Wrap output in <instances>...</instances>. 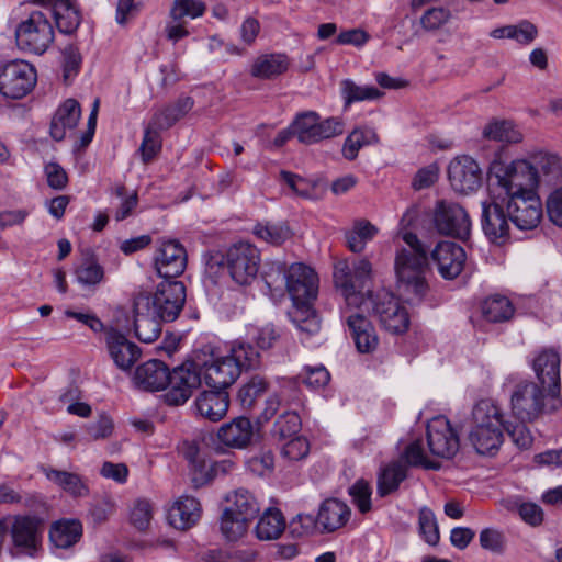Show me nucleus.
Returning a JSON list of instances; mask_svg holds the SVG:
<instances>
[{
    "mask_svg": "<svg viewBox=\"0 0 562 562\" xmlns=\"http://www.w3.org/2000/svg\"><path fill=\"white\" fill-rule=\"evenodd\" d=\"M403 240L408 247L398 250L395 257L398 288L408 303L417 304L423 301L428 291L427 248L414 233H405Z\"/></svg>",
    "mask_w": 562,
    "mask_h": 562,
    "instance_id": "nucleus-1",
    "label": "nucleus"
},
{
    "mask_svg": "<svg viewBox=\"0 0 562 562\" xmlns=\"http://www.w3.org/2000/svg\"><path fill=\"white\" fill-rule=\"evenodd\" d=\"M260 364L259 352L245 341H234L227 355L211 361H199V371L205 384L214 390L225 391L243 371L257 369Z\"/></svg>",
    "mask_w": 562,
    "mask_h": 562,
    "instance_id": "nucleus-2",
    "label": "nucleus"
},
{
    "mask_svg": "<svg viewBox=\"0 0 562 562\" xmlns=\"http://www.w3.org/2000/svg\"><path fill=\"white\" fill-rule=\"evenodd\" d=\"M225 507L221 515L220 530L227 541H237L247 531L260 506L255 495L246 488H237L226 494Z\"/></svg>",
    "mask_w": 562,
    "mask_h": 562,
    "instance_id": "nucleus-3",
    "label": "nucleus"
},
{
    "mask_svg": "<svg viewBox=\"0 0 562 562\" xmlns=\"http://www.w3.org/2000/svg\"><path fill=\"white\" fill-rule=\"evenodd\" d=\"M372 266L367 259L355 261L351 268L347 263L336 267L334 279L345 297V308H361L368 304V297L373 295L369 290Z\"/></svg>",
    "mask_w": 562,
    "mask_h": 562,
    "instance_id": "nucleus-4",
    "label": "nucleus"
},
{
    "mask_svg": "<svg viewBox=\"0 0 562 562\" xmlns=\"http://www.w3.org/2000/svg\"><path fill=\"white\" fill-rule=\"evenodd\" d=\"M560 367V353L551 347L536 351L531 360L537 383L546 390L550 412H559L562 408Z\"/></svg>",
    "mask_w": 562,
    "mask_h": 562,
    "instance_id": "nucleus-5",
    "label": "nucleus"
},
{
    "mask_svg": "<svg viewBox=\"0 0 562 562\" xmlns=\"http://www.w3.org/2000/svg\"><path fill=\"white\" fill-rule=\"evenodd\" d=\"M294 128L299 143L313 145L341 135L345 122L339 116L322 119L315 111H305L296 114Z\"/></svg>",
    "mask_w": 562,
    "mask_h": 562,
    "instance_id": "nucleus-6",
    "label": "nucleus"
},
{
    "mask_svg": "<svg viewBox=\"0 0 562 562\" xmlns=\"http://www.w3.org/2000/svg\"><path fill=\"white\" fill-rule=\"evenodd\" d=\"M510 404L513 414L520 422H535L544 413H554L549 411L544 387L530 380L520 381L515 385Z\"/></svg>",
    "mask_w": 562,
    "mask_h": 562,
    "instance_id": "nucleus-7",
    "label": "nucleus"
},
{
    "mask_svg": "<svg viewBox=\"0 0 562 562\" xmlns=\"http://www.w3.org/2000/svg\"><path fill=\"white\" fill-rule=\"evenodd\" d=\"M54 38L52 24L42 11H33L15 27V42L21 50L41 55Z\"/></svg>",
    "mask_w": 562,
    "mask_h": 562,
    "instance_id": "nucleus-8",
    "label": "nucleus"
},
{
    "mask_svg": "<svg viewBox=\"0 0 562 562\" xmlns=\"http://www.w3.org/2000/svg\"><path fill=\"white\" fill-rule=\"evenodd\" d=\"M261 262L259 249L247 241L232 245L225 254V266L233 281L250 285L257 278Z\"/></svg>",
    "mask_w": 562,
    "mask_h": 562,
    "instance_id": "nucleus-9",
    "label": "nucleus"
},
{
    "mask_svg": "<svg viewBox=\"0 0 562 562\" xmlns=\"http://www.w3.org/2000/svg\"><path fill=\"white\" fill-rule=\"evenodd\" d=\"M432 224L436 232L461 240L469 238L471 220L463 206L449 200H439L432 210Z\"/></svg>",
    "mask_w": 562,
    "mask_h": 562,
    "instance_id": "nucleus-10",
    "label": "nucleus"
},
{
    "mask_svg": "<svg viewBox=\"0 0 562 562\" xmlns=\"http://www.w3.org/2000/svg\"><path fill=\"white\" fill-rule=\"evenodd\" d=\"M199 361H186L168 371L167 391L162 395L164 402L170 406L183 405L201 384Z\"/></svg>",
    "mask_w": 562,
    "mask_h": 562,
    "instance_id": "nucleus-11",
    "label": "nucleus"
},
{
    "mask_svg": "<svg viewBox=\"0 0 562 562\" xmlns=\"http://www.w3.org/2000/svg\"><path fill=\"white\" fill-rule=\"evenodd\" d=\"M35 67L22 59L11 60L0 71V93L9 99H22L35 87Z\"/></svg>",
    "mask_w": 562,
    "mask_h": 562,
    "instance_id": "nucleus-12",
    "label": "nucleus"
},
{
    "mask_svg": "<svg viewBox=\"0 0 562 562\" xmlns=\"http://www.w3.org/2000/svg\"><path fill=\"white\" fill-rule=\"evenodd\" d=\"M286 291L297 307H308L318 293V277L308 266L296 262L284 272Z\"/></svg>",
    "mask_w": 562,
    "mask_h": 562,
    "instance_id": "nucleus-13",
    "label": "nucleus"
},
{
    "mask_svg": "<svg viewBox=\"0 0 562 562\" xmlns=\"http://www.w3.org/2000/svg\"><path fill=\"white\" fill-rule=\"evenodd\" d=\"M381 325L392 334L405 333L409 326L408 313L392 293L381 290L368 297Z\"/></svg>",
    "mask_w": 562,
    "mask_h": 562,
    "instance_id": "nucleus-14",
    "label": "nucleus"
},
{
    "mask_svg": "<svg viewBox=\"0 0 562 562\" xmlns=\"http://www.w3.org/2000/svg\"><path fill=\"white\" fill-rule=\"evenodd\" d=\"M149 295L150 308L162 322L175 321L186 303V286L181 281H161L153 295Z\"/></svg>",
    "mask_w": 562,
    "mask_h": 562,
    "instance_id": "nucleus-15",
    "label": "nucleus"
},
{
    "mask_svg": "<svg viewBox=\"0 0 562 562\" xmlns=\"http://www.w3.org/2000/svg\"><path fill=\"white\" fill-rule=\"evenodd\" d=\"M188 263L184 246L177 239L159 240L154 255V266L165 280L181 276Z\"/></svg>",
    "mask_w": 562,
    "mask_h": 562,
    "instance_id": "nucleus-16",
    "label": "nucleus"
},
{
    "mask_svg": "<svg viewBox=\"0 0 562 562\" xmlns=\"http://www.w3.org/2000/svg\"><path fill=\"white\" fill-rule=\"evenodd\" d=\"M482 169L472 157L462 155L453 158L448 166V180L459 194H470L482 186Z\"/></svg>",
    "mask_w": 562,
    "mask_h": 562,
    "instance_id": "nucleus-17",
    "label": "nucleus"
},
{
    "mask_svg": "<svg viewBox=\"0 0 562 562\" xmlns=\"http://www.w3.org/2000/svg\"><path fill=\"white\" fill-rule=\"evenodd\" d=\"M538 171L527 160L513 161L507 167L499 184L504 188L508 198L537 194Z\"/></svg>",
    "mask_w": 562,
    "mask_h": 562,
    "instance_id": "nucleus-18",
    "label": "nucleus"
},
{
    "mask_svg": "<svg viewBox=\"0 0 562 562\" xmlns=\"http://www.w3.org/2000/svg\"><path fill=\"white\" fill-rule=\"evenodd\" d=\"M78 251V263L72 272L85 296H91L105 282V270L92 248L79 246Z\"/></svg>",
    "mask_w": 562,
    "mask_h": 562,
    "instance_id": "nucleus-19",
    "label": "nucleus"
},
{
    "mask_svg": "<svg viewBox=\"0 0 562 562\" xmlns=\"http://www.w3.org/2000/svg\"><path fill=\"white\" fill-rule=\"evenodd\" d=\"M427 443L434 456L445 459L452 458L460 448L459 436L445 416L428 422Z\"/></svg>",
    "mask_w": 562,
    "mask_h": 562,
    "instance_id": "nucleus-20",
    "label": "nucleus"
},
{
    "mask_svg": "<svg viewBox=\"0 0 562 562\" xmlns=\"http://www.w3.org/2000/svg\"><path fill=\"white\" fill-rule=\"evenodd\" d=\"M507 216L520 231L536 228L542 218V204L537 194L508 198Z\"/></svg>",
    "mask_w": 562,
    "mask_h": 562,
    "instance_id": "nucleus-21",
    "label": "nucleus"
},
{
    "mask_svg": "<svg viewBox=\"0 0 562 562\" xmlns=\"http://www.w3.org/2000/svg\"><path fill=\"white\" fill-rule=\"evenodd\" d=\"M133 314L135 336L146 344L155 341L161 331L160 318L150 308L148 293H138L134 297Z\"/></svg>",
    "mask_w": 562,
    "mask_h": 562,
    "instance_id": "nucleus-22",
    "label": "nucleus"
},
{
    "mask_svg": "<svg viewBox=\"0 0 562 562\" xmlns=\"http://www.w3.org/2000/svg\"><path fill=\"white\" fill-rule=\"evenodd\" d=\"M41 519L35 516H14L10 526L13 546L21 552L33 557L41 546Z\"/></svg>",
    "mask_w": 562,
    "mask_h": 562,
    "instance_id": "nucleus-23",
    "label": "nucleus"
},
{
    "mask_svg": "<svg viewBox=\"0 0 562 562\" xmlns=\"http://www.w3.org/2000/svg\"><path fill=\"white\" fill-rule=\"evenodd\" d=\"M341 318L355 341L356 348L361 353L373 352L379 345V337L372 323L359 312L351 308H341Z\"/></svg>",
    "mask_w": 562,
    "mask_h": 562,
    "instance_id": "nucleus-24",
    "label": "nucleus"
},
{
    "mask_svg": "<svg viewBox=\"0 0 562 562\" xmlns=\"http://www.w3.org/2000/svg\"><path fill=\"white\" fill-rule=\"evenodd\" d=\"M465 258L464 249L453 241H440L431 251V259L439 274L447 280H452L462 272Z\"/></svg>",
    "mask_w": 562,
    "mask_h": 562,
    "instance_id": "nucleus-25",
    "label": "nucleus"
},
{
    "mask_svg": "<svg viewBox=\"0 0 562 562\" xmlns=\"http://www.w3.org/2000/svg\"><path fill=\"white\" fill-rule=\"evenodd\" d=\"M217 440L232 449H245L252 443L255 428L251 420L240 416L223 424L216 434Z\"/></svg>",
    "mask_w": 562,
    "mask_h": 562,
    "instance_id": "nucleus-26",
    "label": "nucleus"
},
{
    "mask_svg": "<svg viewBox=\"0 0 562 562\" xmlns=\"http://www.w3.org/2000/svg\"><path fill=\"white\" fill-rule=\"evenodd\" d=\"M507 212L496 202H482V228L486 237L502 245L509 237Z\"/></svg>",
    "mask_w": 562,
    "mask_h": 562,
    "instance_id": "nucleus-27",
    "label": "nucleus"
},
{
    "mask_svg": "<svg viewBox=\"0 0 562 562\" xmlns=\"http://www.w3.org/2000/svg\"><path fill=\"white\" fill-rule=\"evenodd\" d=\"M169 368L165 362L153 359L138 366L134 373L135 384L144 391H160L168 383Z\"/></svg>",
    "mask_w": 562,
    "mask_h": 562,
    "instance_id": "nucleus-28",
    "label": "nucleus"
},
{
    "mask_svg": "<svg viewBox=\"0 0 562 562\" xmlns=\"http://www.w3.org/2000/svg\"><path fill=\"white\" fill-rule=\"evenodd\" d=\"M106 344L111 358L122 370L131 369L140 355L139 348L116 329L108 330Z\"/></svg>",
    "mask_w": 562,
    "mask_h": 562,
    "instance_id": "nucleus-29",
    "label": "nucleus"
},
{
    "mask_svg": "<svg viewBox=\"0 0 562 562\" xmlns=\"http://www.w3.org/2000/svg\"><path fill=\"white\" fill-rule=\"evenodd\" d=\"M201 514V504L195 497L182 496L169 509L168 520L176 529L186 530L200 520Z\"/></svg>",
    "mask_w": 562,
    "mask_h": 562,
    "instance_id": "nucleus-30",
    "label": "nucleus"
},
{
    "mask_svg": "<svg viewBox=\"0 0 562 562\" xmlns=\"http://www.w3.org/2000/svg\"><path fill=\"white\" fill-rule=\"evenodd\" d=\"M194 406L203 418L218 422L227 414L229 397L226 391L212 389L202 392L196 397Z\"/></svg>",
    "mask_w": 562,
    "mask_h": 562,
    "instance_id": "nucleus-31",
    "label": "nucleus"
},
{
    "mask_svg": "<svg viewBox=\"0 0 562 562\" xmlns=\"http://www.w3.org/2000/svg\"><path fill=\"white\" fill-rule=\"evenodd\" d=\"M290 66L289 57L282 53L262 54L255 58L250 75L260 80H272L283 75Z\"/></svg>",
    "mask_w": 562,
    "mask_h": 562,
    "instance_id": "nucleus-32",
    "label": "nucleus"
},
{
    "mask_svg": "<svg viewBox=\"0 0 562 562\" xmlns=\"http://www.w3.org/2000/svg\"><path fill=\"white\" fill-rule=\"evenodd\" d=\"M350 517V509L344 502L329 498L322 503L317 521L323 531L333 532L347 524Z\"/></svg>",
    "mask_w": 562,
    "mask_h": 562,
    "instance_id": "nucleus-33",
    "label": "nucleus"
},
{
    "mask_svg": "<svg viewBox=\"0 0 562 562\" xmlns=\"http://www.w3.org/2000/svg\"><path fill=\"white\" fill-rule=\"evenodd\" d=\"M194 100L191 97H179L176 101L157 109L154 112L151 120H154V124L156 126L169 130L178 121L184 117L192 110Z\"/></svg>",
    "mask_w": 562,
    "mask_h": 562,
    "instance_id": "nucleus-34",
    "label": "nucleus"
},
{
    "mask_svg": "<svg viewBox=\"0 0 562 562\" xmlns=\"http://www.w3.org/2000/svg\"><path fill=\"white\" fill-rule=\"evenodd\" d=\"M502 409L491 400H481L475 404L472 411L471 429H503Z\"/></svg>",
    "mask_w": 562,
    "mask_h": 562,
    "instance_id": "nucleus-35",
    "label": "nucleus"
},
{
    "mask_svg": "<svg viewBox=\"0 0 562 562\" xmlns=\"http://www.w3.org/2000/svg\"><path fill=\"white\" fill-rule=\"evenodd\" d=\"M514 311L509 299L499 294L486 297L481 304L482 316L491 323H502L510 319Z\"/></svg>",
    "mask_w": 562,
    "mask_h": 562,
    "instance_id": "nucleus-36",
    "label": "nucleus"
},
{
    "mask_svg": "<svg viewBox=\"0 0 562 562\" xmlns=\"http://www.w3.org/2000/svg\"><path fill=\"white\" fill-rule=\"evenodd\" d=\"M379 136L374 128L361 126L355 128L345 139L342 156L348 160H355L359 150L367 145L376 144Z\"/></svg>",
    "mask_w": 562,
    "mask_h": 562,
    "instance_id": "nucleus-37",
    "label": "nucleus"
},
{
    "mask_svg": "<svg viewBox=\"0 0 562 562\" xmlns=\"http://www.w3.org/2000/svg\"><path fill=\"white\" fill-rule=\"evenodd\" d=\"M285 528L282 513L276 508H268L259 518L255 531L260 540H272L280 537Z\"/></svg>",
    "mask_w": 562,
    "mask_h": 562,
    "instance_id": "nucleus-38",
    "label": "nucleus"
},
{
    "mask_svg": "<svg viewBox=\"0 0 562 562\" xmlns=\"http://www.w3.org/2000/svg\"><path fill=\"white\" fill-rule=\"evenodd\" d=\"M503 429H471L469 440L479 454H494L503 443Z\"/></svg>",
    "mask_w": 562,
    "mask_h": 562,
    "instance_id": "nucleus-39",
    "label": "nucleus"
},
{
    "mask_svg": "<svg viewBox=\"0 0 562 562\" xmlns=\"http://www.w3.org/2000/svg\"><path fill=\"white\" fill-rule=\"evenodd\" d=\"M406 470L401 462H393L383 468L378 476V495L385 497L395 492L406 479Z\"/></svg>",
    "mask_w": 562,
    "mask_h": 562,
    "instance_id": "nucleus-40",
    "label": "nucleus"
},
{
    "mask_svg": "<svg viewBox=\"0 0 562 562\" xmlns=\"http://www.w3.org/2000/svg\"><path fill=\"white\" fill-rule=\"evenodd\" d=\"M252 233L272 246H280L292 237L290 227L284 223H258L254 226Z\"/></svg>",
    "mask_w": 562,
    "mask_h": 562,
    "instance_id": "nucleus-41",
    "label": "nucleus"
},
{
    "mask_svg": "<svg viewBox=\"0 0 562 562\" xmlns=\"http://www.w3.org/2000/svg\"><path fill=\"white\" fill-rule=\"evenodd\" d=\"M483 136L502 143H518L522 135L510 121H493L483 128Z\"/></svg>",
    "mask_w": 562,
    "mask_h": 562,
    "instance_id": "nucleus-42",
    "label": "nucleus"
},
{
    "mask_svg": "<svg viewBox=\"0 0 562 562\" xmlns=\"http://www.w3.org/2000/svg\"><path fill=\"white\" fill-rule=\"evenodd\" d=\"M378 229L368 221H357L353 228L346 233L347 246L352 252H361Z\"/></svg>",
    "mask_w": 562,
    "mask_h": 562,
    "instance_id": "nucleus-43",
    "label": "nucleus"
},
{
    "mask_svg": "<svg viewBox=\"0 0 562 562\" xmlns=\"http://www.w3.org/2000/svg\"><path fill=\"white\" fill-rule=\"evenodd\" d=\"M341 94L345 104L349 105L353 102L375 100L383 95L378 88L372 86H358L350 79L341 81Z\"/></svg>",
    "mask_w": 562,
    "mask_h": 562,
    "instance_id": "nucleus-44",
    "label": "nucleus"
},
{
    "mask_svg": "<svg viewBox=\"0 0 562 562\" xmlns=\"http://www.w3.org/2000/svg\"><path fill=\"white\" fill-rule=\"evenodd\" d=\"M112 194L120 199V203L113 212L115 221L122 222L132 216L138 205L137 192H127L125 186L117 184L112 189Z\"/></svg>",
    "mask_w": 562,
    "mask_h": 562,
    "instance_id": "nucleus-45",
    "label": "nucleus"
},
{
    "mask_svg": "<svg viewBox=\"0 0 562 562\" xmlns=\"http://www.w3.org/2000/svg\"><path fill=\"white\" fill-rule=\"evenodd\" d=\"M266 391L267 382L265 379L255 375L239 389L237 400L244 409H251Z\"/></svg>",
    "mask_w": 562,
    "mask_h": 562,
    "instance_id": "nucleus-46",
    "label": "nucleus"
},
{
    "mask_svg": "<svg viewBox=\"0 0 562 562\" xmlns=\"http://www.w3.org/2000/svg\"><path fill=\"white\" fill-rule=\"evenodd\" d=\"M301 418L295 412H284L273 424L271 434L279 440L293 438L301 430Z\"/></svg>",
    "mask_w": 562,
    "mask_h": 562,
    "instance_id": "nucleus-47",
    "label": "nucleus"
},
{
    "mask_svg": "<svg viewBox=\"0 0 562 562\" xmlns=\"http://www.w3.org/2000/svg\"><path fill=\"white\" fill-rule=\"evenodd\" d=\"M166 128H160L150 120L144 132L143 142L140 144L142 157L145 162L153 159L161 149L160 132Z\"/></svg>",
    "mask_w": 562,
    "mask_h": 562,
    "instance_id": "nucleus-48",
    "label": "nucleus"
},
{
    "mask_svg": "<svg viewBox=\"0 0 562 562\" xmlns=\"http://www.w3.org/2000/svg\"><path fill=\"white\" fill-rule=\"evenodd\" d=\"M419 532L424 540L430 544L436 546L439 542L440 533L436 516L428 507H422L418 513Z\"/></svg>",
    "mask_w": 562,
    "mask_h": 562,
    "instance_id": "nucleus-49",
    "label": "nucleus"
},
{
    "mask_svg": "<svg viewBox=\"0 0 562 562\" xmlns=\"http://www.w3.org/2000/svg\"><path fill=\"white\" fill-rule=\"evenodd\" d=\"M47 5L57 30L70 34V0H47Z\"/></svg>",
    "mask_w": 562,
    "mask_h": 562,
    "instance_id": "nucleus-50",
    "label": "nucleus"
},
{
    "mask_svg": "<svg viewBox=\"0 0 562 562\" xmlns=\"http://www.w3.org/2000/svg\"><path fill=\"white\" fill-rule=\"evenodd\" d=\"M451 19V12L443 7H432L427 9L420 16V26L426 32H435L446 25Z\"/></svg>",
    "mask_w": 562,
    "mask_h": 562,
    "instance_id": "nucleus-51",
    "label": "nucleus"
},
{
    "mask_svg": "<svg viewBox=\"0 0 562 562\" xmlns=\"http://www.w3.org/2000/svg\"><path fill=\"white\" fill-rule=\"evenodd\" d=\"M371 486L363 479L357 480L349 487V495L351 496L352 503L362 514H366L371 510Z\"/></svg>",
    "mask_w": 562,
    "mask_h": 562,
    "instance_id": "nucleus-52",
    "label": "nucleus"
},
{
    "mask_svg": "<svg viewBox=\"0 0 562 562\" xmlns=\"http://www.w3.org/2000/svg\"><path fill=\"white\" fill-rule=\"evenodd\" d=\"M49 540L55 550L65 551L70 548V519L55 521L49 530Z\"/></svg>",
    "mask_w": 562,
    "mask_h": 562,
    "instance_id": "nucleus-53",
    "label": "nucleus"
},
{
    "mask_svg": "<svg viewBox=\"0 0 562 562\" xmlns=\"http://www.w3.org/2000/svg\"><path fill=\"white\" fill-rule=\"evenodd\" d=\"M70 126V100H66L56 111L50 123V135L56 140H61Z\"/></svg>",
    "mask_w": 562,
    "mask_h": 562,
    "instance_id": "nucleus-54",
    "label": "nucleus"
},
{
    "mask_svg": "<svg viewBox=\"0 0 562 562\" xmlns=\"http://www.w3.org/2000/svg\"><path fill=\"white\" fill-rule=\"evenodd\" d=\"M205 11V5L196 0H175L171 8L170 15L175 21L181 20L184 16L192 19L201 16Z\"/></svg>",
    "mask_w": 562,
    "mask_h": 562,
    "instance_id": "nucleus-55",
    "label": "nucleus"
},
{
    "mask_svg": "<svg viewBox=\"0 0 562 562\" xmlns=\"http://www.w3.org/2000/svg\"><path fill=\"white\" fill-rule=\"evenodd\" d=\"M83 429L89 440L105 439L113 431V420L106 414H100L98 420L85 425Z\"/></svg>",
    "mask_w": 562,
    "mask_h": 562,
    "instance_id": "nucleus-56",
    "label": "nucleus"
},
{
    "mask_svg": "<svg viewBox=\"0 0 562 562\" xmlns=\"http://www.w3.org/2000/svg\"><path fill=\"white\" fill-rule=\"evenodd\" d=\"M300 378L306 386L313 390L326 386L330 380L329 372L324 366L306 367Z\"/></svg>",
    "mask_w": 562,
    "mask_h": 562,
    "instance_id": "nucleus-57",
    "label": "nucleus"
},
{
    "mask_svg": "<svg viewBox=\"0 0 562 562\" xmlns=\"http://www.w3.org/2000/svg\"><path fill=\"white\" fill-rule=\"evenodd\" d=\"M440 168L437 162L425 166L415 173L412 187L414 190H423L434 186L439 179Z\"/></svg>",
    "mask_w": 562,
    "mask_h": 562,
    "instance_id": "nucleus-58",
    "label": "nucleus"
},
{
    "mask_svg": "<svg viewBox=\"0 0 562 562\" xmlns=\"http://www.w3.org/2000/svg\"><path fill=\"white\" fill-rule=\"evenodd\" d=\"M310 452V443L306 438L296 436L289 439L282 447L281 453L291 461L304 459Z\"/></svg>",
    "mask_w": 562,
    "mask_h": 562,
    "instance_id": "nucleus-59",
    "label": "nucleus"
},
{
    "mask_svg": "<svg viewBox=\"0 0 562 562\" xmlns=\"http://www.w3.org/2000/svg\"><path fill=\"white\" fill-rule=\"evenodd\" d=\"M504 429L512 438L513 442L520 449H528L531 447L533 438L525 425V422L516 424H505Z\"/></svg>",
    "mask_w": 562,
    "mask_h": 562,
    "instance_id": "nucleus-60",
    "label": "nucleus"
},
{
    "mask_svg": "<svg viewBox=\"0 0 562 562\" xmlns=\"http://www.w3.org/2000/svg\"><path fill=\"white\" fill-rule=\"evenodd\" d=\"M406 462L415 467H424L426 469H436L435 463L427 460L425 450L423 448L422 440H415L409 443L404 452Z\"/></svg>",
    "mask_w": 562,
    "mask_h": 562,
    "instance_id": "nucleus-61",
    "label": "nucleus"
},
{
    "mask_svg": "<svg viewBox=\"0 0 562 562\" xmlns=\"http://www.w3.org/2000/svg\"><path fill=\"white\" fill-rule=\"evenodd\" d=\"M151 506L148 501H137L131 510V522L139 530L148 527L151 520Z\"/></svg>",
    "mask_w": 562,
    "mask_h": 562,
    "instance_id": "nucleus-62",
    "label": "nucleus"
},
{
    "mask_svg": "<svg viewBox=\"0 0 562 562\" xmlns=\"http://www.w3.org/2000/svg\"><path fill=\"white\" fill-rule=\"evenodd\" d=\"M212 562H252L255 554L245 550H217L210 553Z\"/></svg>",
    "mask_w": 562,
    "mask_h": 562,
    "instance_id": "nucleus-63",
    "label": "nucleus"
},
{
    "mask_svg": "<svg viewBox=\"0 0 562 562\" xmlns=\"http://www.w3.org/2000/svg\"><path fill=\"white\" fill-rule=\"evenodd\" d=\"M547 213L550 221L562 227V187L555 189L547 199Z\"/></svg>",
    "mask_w": 562,
    "mask_h": 562,
    "instance_id": "nucleus-64",
    "label": "nucleus"
}]
</instances>
